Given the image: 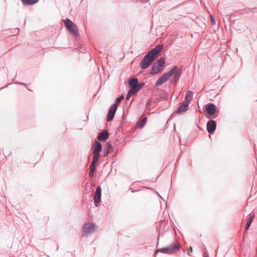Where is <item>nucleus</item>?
I'll return each instance as SVG.
<instances>
[{"label": "nucleus", "mask_w": 257, "mask_h": 257, "mask_svg": "<svg viewBox=\"0 0 257 257\" xmlns=\"http://www.w3.org/2000/svg\"><path fill=\"white\" fill-rule=\"evenodd\" d=\"M163 49V44H158L156 46L143 57L140 64V67L143 69L148 68L158 57Z\"/></svg>", "instance_id": "1"}, {"label": "nucleus", "mask_w": 257, "mask_h": 257, "mask_svg": "<svg viewBox=\"0 0 257 257\" xmlns=\"http://www.w3.org/2000/svg\"><path fill=\"white\" fill-rule=\"evenodd\" d=\"M180 248V244L175 240L169 245L158 249V251L165 254H172L178 252Z\"/></svg>", "instance_id": "2"}, {"label": "nucleus", "mask_w": 257, "mask_h": 257, "mask_svg": "<svg viewBox=\"0 0 257 257\" xmlns=\"http://www.w3.org/2000/svg\"><path fill=\"white\" fill-rule=\"evenodd\" d=\"M65 27L67 30L76 37L79 36V33L77 27L75 24L69 19L67 18L64 21Z\"/></svg>", "instance_id": "3"}, {"label": "nucleus", "mask_w": 257, "mask_h": 257, "mask_svg": "<svg viewBox=\"0 0 257 257\" xmlns=\"http://www.w3.org/2000/svg\"><path fill=\"white\" fill-rule=\"evenodd\" d=\"M165 63V58L161 57L154 64L152 68V70L150 72V74L154 75L158 73L163 70V67Z\"/></svg>", "instance_id": "4"}, {"label": "nucleus", "mask_w": 257, "mask_h": 257, "mask_svg": "<svg viewBox=\"0 0 257 257\" xmlns=\"http://www.w3.org/2000/svg\"><path fill=\"white\" fill-rule=\"evenodd\" d=\"M181 68L175 66L169 71H172V76L173 75L170 81L172 84L176 85L178 82L181 75Z\"/></svg>", "instance_id": "5"}, {"label": "nucleus", "mask_w": 257, "mask_h": 257, "mask_svg": "<svg viewBox=\"0 0 257 257\" xmlns=\"http://www.w3.org/2000/svg\"><path fill=\"white\" fill-rule=\"evenodd\" d=\"M172 71H168L164 73L155 82V86L158 87L161 85L163 83L167 81L172 76Z\"/></svg>", "instance_id": "6"}, {"label": "nucleus", "mask_w": 257, "mask_h": 257, "mask_svg": "<svg viewBox=\"0 0 257 257\" xmlns=\"http://www.w3.org/2000/svg\"><path fill=\"white\" fill-rule=\"evenodd\" d=\"M84 230L85 235L90 234L96 231V226L92 222H88L85 224Z\"/></svg>", "instance_id": "7"}, {"label": "nucleus", "mask_w": 257, "mask_h": 257, "mask_svg": "<svg viewBox=\"0 0 257 257\" xmlns=\"http://www.w3.org/2000/svg\"><path fill=\"white\" fill-rule=\"evenodd\" d=\"M101 188L100 185H98L96 189L94 196L93 197L94 203L95 206H98L101 201Z\"/></svg>", "instance_id": "8"}, {"label": "nucleus", "mask_w": 257, "mask_h": 257, "mask_svg": "<svg viewBox=\"0 0 257 257\" xmlns=\"http://www.w3.org/2000/svg\"><path fill=\"white\" fill-rule=\"evenodd\" d=\"M117 108V105L116 104H112V106L110 107V109L108 111L106 116V120L107 121H111L113 120Z\"/></svg>", "instance_id": "9"}, {"label": "nucleus", "mask_w": 257, "mask_h": 257, "mask_svg": "<svg viewBox=\"0 0 257 257\" xmlns=\"http://www.w3.org/2000/svg\"><path fill=\"white\" fill-rule=\"evenodd\" d=\"M206 129L210 134H213L216 129V122L214 120H210L207 122Z\"/></svg>", "instance_id": "10"}, {"label": "nucleus", "mask_w": 257, "mask_h": 257, "mask_svg": "<svg viewBox=\"0 0 257 257\" xmlns=\"http://www.w3.org/2000/svg\"><path fill=\"white\" fill-rule=\"evenodd\" d=\"M206 110L210 115L213 116L216 112V106L214 103H209L206 105Z\"/></svg>", "instance_id": "11"}, {"label": "nucleus", "mask_w": 257, "mask_h": 257, "mask_svg": "<svg viewBox=\"0 0 257 257\" xmlns=\"http://www.w3.org/2000/svg\"><path fill=\"white\" fill-rule=\"evenodd\" d=\"M109 136V134L108 131L107 130H105L98 134L97 139L99 141H105L108 139Z\"/></svg>", "instance_id": "12"}, {"label": "nucleus", "mask_w": 257, "mask_h": 257, "mask_svg": "<svg viewBox=\"0 0 257 257\" xmlns=\"http://www.w3.org/2000/svg\"><path fill=\"white\" fill-rule=\"evenodd\" d=\"M128 83L131 89L136 90L137 84H138V79L135 77L129 78Z\"/></svg>", "instance_id": "13"}, {"label": "nucleus", "mask_w": 257, "mask_h": 257, "mask_svg": "<svg viewBox=\"0 0 257 257\" xmlns=\"http://www.w3.org/2000/svg\"><path fill=\"white\" fill-rule=\"evenodd\" d=\"M114 150L113 147L111 145L110 142H107L106 145L103 149V155L104 156H107L109 153L112 152Z\"/></svg>", "instance_id": "14"}, {"label": "nucleus", "mask_w": 257, "mask_h": 257, "mask_svg": "<svg viewBox=\"0 0 257 257\" xmlns=\"http://www.w3.org/2000/svg\"><path fill=\"white\" fill-rule=\"evenodd\" d=\"M189 103L187 102L183 101L181 106H180L177 111L178 114H182L188 110Z\"/></svg>", "instance_id": "15"}, {"label": "nucleus", "mask_w": 257, "mask_h": 257, "mask_svg": "<svg viewBox=\"0 0 257 257\" xmlns=\"http://www.w3.org/2000/svg\"><path fill=\"white\" fill-rule=\"evenodd\" d=\"M92 149L93 153H100L102 150L101 143L96 142Z\"/></svg>", "instance_id": "16"}, {"label": "nucleus", "mask_w": 257, "mask_h": 257, "mask_svg": "<svg viewBox=\"0 0 257 257\" xmlns=\"http://www.w3.org/2000/svg\"><path fill=\"white\" fill-rule=\"evenodd\" d=\"M193 96V92L190 91L188 90L187 91L186 96H185V99L184 101L187 102L188 103H189V102L191 101L192 99Z\"/></svg>", "instance_id": "17"}, {"label": "nucleus", "mask_w": 257, "mask_h": 257, "mask_svg": "<svg viewBox=\"0 0 257 257\" xmlns=\"http://www.w3.org/2000/svg\"><path fill=\"white\" fill-rule=\"evenodd\" d=\"M147 122V118L145 117L139 120L137 123V125L139 128H142Z\"/></svg>", "instance_id": "18"}, {"label": "nucleus", "mask_w": 257, "mask_h": 257, "mask_svg": "<svg viewBox=\"0 0 257 257\" xmlns=\"http://www.w3.org/2000/svg\"><path fill=\"white\" fill-rule=\"evenodd\" d=\"M242 14H248L249 13H257V8H254L252 9L245 8L242 10Z\"/></svg>", "instance_id": "19"}, {"label": "nucleus", "mask_w": 257, "mask_h": 257, "mask_svg": "<svg viewBox=\"0 0 257 257\" xmlns=\"http://www.w3.org/2000/svg\"><path fill=\"white\" fill-rule=\"evenodd\" d=\"M138 92L136 90L131 89L128 91L127 93L125 99L126 100H129L130 97L134 94H137Z\"/></svg>", "instance_id": "20"}, {"label": "nucleus", "mask_w": 257, "mask_h": 257, "mask_svg": "<svg viewBox=\"0 0 257 257\" xmlns=\"http://www.w3.org/2000/svg\"><path fill=\"white\" fill-rule=\"evenodd\" d=\"M254 217V215H251L249 216V218L247 220V222L245 224V229L246 230H247L249 229Z\"/></svg>", "instance_id": "21"}, {"label": "nucleus", "mask_w": 257, "mask_h": 257, "mask_svg": "<svg viewBox=\"0 0 257 257\" xmlns=\"http://www.w3.org/2000/svg\"><path fill=\"white\" fill-rule=\"evenodd\" d=\"M22 3L26 5H33L37 3L39 0H21Z\"/></svg>", "instance_id": "22"}, {"label": "nucleus", "mask_w": 257, "mask_h": 257, "mask_svg": "<svg viewBox=\"0 0 257 257\" xmlns=\"http://www.w3.org/2000/svg\"><path fill=\"white\" fill-rule=\"evenodd\" d=\"M124 97L123 95H121L120 96L117 97L115 100V103L113 104H116L117 106L118 104L120 103L121 100H122L124 99Z\"/></svg>", "instance_id": "23"}, {"label": "nucleus", "mask_w": 257, "mask_h": 257, "mask_svg": "<svg viewBox=\"0 0 257 257\" xmlns=\"http://www.w3.org/2000/svg\"><path fill=\"white\" fill-rule=\"evenodd\" d=\"M13 83L14 84H19V85H21L27 86V84L26 83H23V82H19V81H14V79H13ZM12 83V82L8 84L7 85L4 86L1 89H3V88L7 87L8 85H9L10 84H11Z\"/></svg>", "instance_id": "24"}, {"label": "nucleus", "mask_w": 257, "mask_h": 257, "mask_svg": "<svg viewBox=\"0 0 257 257\" xmlns=\"http://www.w3.org/2000/svg\"><path fill=\"white\" fill-rule=\"evenodd\" d=\"M145 85V83L144 82H141V83H139L138 82V84H137V88L136 89V91L137 92H139V91Z\"/></svg>", "instance_id": "25"}, {"label": "nucleus", "mask_w": 257, "mask_h": 257, "mask_svg": "<svg viewBox=\"0 0 257 257\" xmlns=\"http://www.w3.org/2000/svg\"><path fill=\"white\" fill-rule=\"evenodd\" d=\"M93 154H94V156H93L92 159H93V160H95L97 161H98V159L100 158V157L101 156V154L100 153H93Z\"/></svg>", "instance_id": "26"}, {"label": "nucleus", "mask_w": 257, "mask_h": 257, "mask_svg": "<svg viewBox=\"0 0 257 257\" xmlns=\"http://www.w3.org/2000/svg\"><path fill=\"white\" fill-rule=\"evenodd\" d=\"M96 168V166H93V165H90L89 166V171H92V172H95Z\"/></svg>", "instance_id": "27"}, {"label": "nucleus", "mask_w": 257, "mask_h": 257, "mask_svg": "<svg viewBox=\"0 0 257 257\" xmlns=\"http://www.w3.org/2000/svg\"><path fill=\"white\" fill-rule=\"evenodd\" d=\"M160 97L162 99H166L167 98V94L165 93H162L160 95Z\"/></svg>", "instance_id": "28"}, {"label": "nucleus", "mask_w": 257, "mask_h": 257, "mask_svg": "<svg viewBox=\"0 0 257 257\" xmlns=\"http://www.w3.org/2000/svg\"><path fill=\"white\" fill-rule=\"evenodd\" d=\"M94 173H95V172H92V171H89V177L91 178H93L94 177Z\"/></svg>", "instance_id": "29"}, {"label": "nucleus", "mask_w": 257, "mask_h": 257, "mask_svg": "<svg viewBox=\"0 0 257 257\" xmlns=\"http://www.w3.org/2000/svg\"><path fill=\"white\" fill-rule=\"evenodd\" d=\"M193 252V248L192 246H190L189 249H188V254L190 256H191V254L190 253L192 252Z\"/></svg>", "instance_id": "30"}, {"label": "nucleus", "mask_w": 257, "mask_h": 257, "mask_svg": "<svg viewBox=\"0 0 257 257\" xmlns=\"http://www.w3.org/2000/svg\"><path fill=\"white\" fill-rule=\"evenodd\" d=\"M97 163H98V161H97L95 160H93V159H92V161L90 165H93V166H96V164H97Z\"/></svg>", "instance_id": "31"}, {"label": "nucleus", "mask_w": 257, "mask_h": 257, "mask_svg": "<svg viewBox=\"0 0 257 257\" xmlns=\"http://www.w3.org/2000/svg\"><path fill=\"white\" fill-rule=\"evenodd\" d=\"M211 22L212 23H215V21L214 19L212 17H211Z\"/></svg>", "instance_id": "32"}, {"label": "nucleus", "mask_w": 257, "mask_h": 257, "mask_svg": "<svg viewBox=\"0 0 257 257\" xmlns=\"http://www.w3.org/2000/svg\"><path fill=\"white\" fill-rule=\"evenodd\" d=\"M150 104V100H148L147 102V105H149Z\"/></svg>", "instance_id": "33"}, {"label": "nucleus", "mask_w": 257, "mask_h": 257, "mask_svg": "<svg viewBox=\"0 0 257 257\" xmlns=\"http://www.w3.org/2000/svg\"><path fill=\"white\" fill-rule=\"evenodd\" d=\"M137 191H139V190H133V191H132V192H137Z\"/></svg>", "instance_id": "34"}, {"label": "nucleus", "mask_w": 257, "mask_h": 257, "mask_svg": "<svg viewBox=\"0 0 257 257\" xmlns=\"http://www.w3.org/2000/svg\"><path fill=\"white\" fill-rule=\"evenodd\" d=\"M204 257H209L208 255H205Z\"/></svg>", "instance_id": "35"}, {"label": "nucleus", "mask_w": 257, "mask_h": 257, "mask_svg": "<svg viewBox=\"0 0 257 257\" xmlns=\"http://www.w3.org/2000/svg\"><path fill=\"white\" fill-rule=\"evenodd\" d=\"M216 117V116H213V118H215Z\"/></svg>", "instance_id": "36"}]
</instances>
